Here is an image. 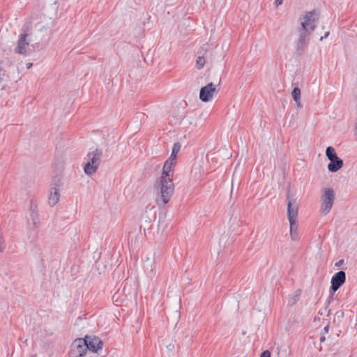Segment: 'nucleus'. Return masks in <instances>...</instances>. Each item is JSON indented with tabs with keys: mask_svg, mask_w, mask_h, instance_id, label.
<instances>
[{
	"mask_svg": "<svg viewBox=\"0 0 357 357\" xmlns=\"http://www.w3.org/2000/svg\"><path fill=\"white\" fill-rule=\"evenodd\" d=\"M319 13L316 10L307 12L303 17L304 21L301 22V28L299 30L300 36L295 45V54L301 56L304 53L305 49L309 43V36L316 26L319 20Z\"/></svg>",
	"mask_w": 357,
	"mask_h": 357,
	"instance_id": "nucleus-1",
	"label": "nucleus"
},
{
	"mask_svg": "<svg viewBox=\"0 0 357 357\" xmlns=\"http://www.w3.org/2000/svg\"><path fill=\"white\" fill-rule=\"evenodd\" d=\"M287 218L290 225V236L292 241H296L300 239L298 231V203L296 195L288 190L287 195Z\"/></svg>",
	"mask_w": 357,
	"mask_h": 357,
	"instance_id": "nucleus-2",
	"label": "nucleus"
},
{
	"mask_svg": "<svg viewBox=\"0 0 357 357\" xmlns=\"http://www.w3.org/2000/svg\"><path fill=\"white\" fill-rule=\"evenodd\" d=\"M154 189L157 190L160 197L156 199L158 205L167 204L174 191V184L172 178H159L154 183Z\"/></svg>",
	"mask_w": 357,
	"mask_h": 357,
	"instance_id": "nucleus-3",
	"label": "nucleus"
},
{
	"mask_svg": "<svg viewBox=\"0 0 357 357\" xmlns=\"http://www.w3.org/2000/svg\"><path fill=\"white\" fill-rule=\"evenodd\" d=\"M102 156V151L98 149L88 153L87 157L89 160L84 166V171L86 174L92 175L97 171L100 164Z\"/></svg>",
	"mask_w": 357,
	"mask_h": 357,
	"instance_id": "nucleus-4",
	"label": "nucleus"
},
{
	"mask_svg": "<svg viewBox=\"0 0 357 357\" xmlns=\"http://www.w3.org/2000/svg\"><path fill=\"white\" fill-rule=\"evenodd\" d=\"M30 24L26 23L22 28V33L20 35L17 46L15 47L14 51L16 54L26 55L28 54V49L29 47V40L28 37L30 31Z\"/></svg>",
	"mask_w": 357,
	"mask_h": 357,
	"instance_id": "nucleus-5",
	"label": "nucleus"
},
{
	"mask_svg": "<svg viewBox=\"0 0 357 357\" xmlns=\"http://www.w3.org/2000/svg\"><path fill=\"white\" fill-rule=\"evenodd\" d=\"M335 192L332 188H325L321 196V210L324 214H327L331 210L334 200Z\"/></svg>",
	"mask_w": 357,
	"mask_h": 357,
	"instance_id": "nucleus-6",
	"label": "nucleus"
},
{
	"mask_svg": "<svg viewBox=\"0 0 357 357\" xmlns=\"http://www.w3.org/2000/svg\"><path fill=\"white\" fill-rule=\"evenodd\" d=\"M86 339L77 338L71 345L70 357H84L87 351Z\"/></svg>",
	"mask_w": 357,
	"mask_h": 357,
	"instance_id": "nucleus-7",
	"label": "nucleus"
},
{
	"mask_svg": "<svg viewBox=\"0 0 357 357\" xmlns=\"http://www.w3.org/2000/svg\"><path fill=\"white\" fill-rule=\"evenodd\" d=\"M215 86L212 82L208 83L200 89L199 99L204 102H209L213 96L215 92H218Z\"/></svg>",
	"mask_w": 357,
	"mask_h": 357,
	"instance_id": "nucleus-8",
	"label": "nucleus"
},
{
	"mask_svg": "<svg viewBox=\"0 0 357 357\" xmlns=\"http://www.w3.org/2000/svg\"><path fill=\"white\" fill-rule=\"evenodd\" d=\"M346 273L343 271L335 273L331 278L330 291L336 292L345 282Z\"/></svg>",
	"mask_w": 357,
	"mask_h": 357,
	"instance_id": "nucleus-9",
	"label": "nucleus"
},
{
	"mask_svg": "<svg viewBox=\"0 0 357 357\" xmlns=\"http://www.w3.org/2000/svg\"><path fill=\"white\" fill-rule=\"evenodd\" d=\"M84 339H86V344H87V349L89 351L97 353L98 351L100 349H102L103 342L97 336L93 335H85Z\"/></svg>",
	"mask_w": 357,
	"mask_h": 357,
	"instance_id": "nucleus-10",
	"label": "nucleus"
},
{
	"mask_svg": "<svg viewBox=\"0 0 357 357\" xmlns=\"http://www.w3.org/2000/svg\"><path fill=\"white\" fill-rule=\"evenodd\" d=\"M176 165V161L167 160L163 165L162 175L160 178H172L174 177V168Z\"/></svg>",
	"mask_w": 357,
	"mask_h": 357,
	"instance_id": "nucleus-11",
	"label": "nucleus"
},
{
	"mask_svg": "<svg viewBox=\"0 0 357 357\" xmlns=\"http://www.w3.org/2000/svg\"><path fill=\"white\" fill-rule=\"evenodd\" d=\"M30 216L34 227L37 229L40 225V218L37 211V204L33 199L30 201Z\"/></svg>",
	"mask_w": 357,
	"mask_h": 357,
	"instance_id": "nucleus-12",
	"label": "nucleus"
},
{
	"mask_svg": "<svg viewBox=\"0 0 357 357\" xmlns=\"http://www.w3.org/2000/svg\"><path fill=\"white\" fill-rule=\"evenodd\" d=\"M330 162L328 165V169L331 172H337L340 170L344 165L343 160L337 157L331 160H329Z\"/></svg>",
	"mask_w": 357,
	"mask_h": 357,
	"instance_id": "nucleus-13",
	"label": "nucleus"
},
{
	"mask_svg": "<svg viewBox=\"0 0 357 357\" xmlns=\"http://www.w3.org/2000/svg\"><path fill=\"white\" fill-rule=\"evenodd\" d=\"M59 188H51L50 190L49 204L51 206H54V205H56L59 200Z\"/></svg>",
	"mask_w": 357,
	"mask_h": 357,
	"instance_id": "nucleus-14",
	"label": "nucleus"
},
{
	"mask_svg": "<svg viewBox=\"0 0 357 357\" xmlns=\"http://www.w3.org/2000/svg\"><path fill=\"white\" fill-rule=\"evenodd\" d=\"M47 29L45 26H43L40 29L39 32L40 33V36L38 37L37 39V41L35 43V45L37 46V47H39L40 43H43L44 40H46V37L47 36Z\"/></svg>",
	"mask_w": 357,
	"mask_h": 357,
	"instance_id": "nucleus-15",
	"label": "nucleus"
},
{
	"mask_svg": "<svg viewBox=\"0 0 357 357\" xmlns=\"http://www.w3.org/2000/svg\"><path fill=\"white\" fill-rule=\"evenodd\" d=\"M181 146L179 142L174 143L173 145V147H172L171 155L169 156V158L167 160H171L172 161H176V157H177V153L180 151Z\"/></svg>",
	"mask_w": 357,
	"mask_h": 357,
	"instance_id": "nucleus-16",
	"label": "nucleus"
},
{
	"mask_svg": "<svg viewBox=\"0 0 357 357\" xmlns=\"http://www.w3.org/2000/svg\"><path fill=\"white\" fill-rule=\"evenodd\" d=\"M326 155L328 160H331L338 157L335 149L333 146H328L326 148Z\"/></svg>",
	"mask_w": 357,
	"mask_h": 357,
	"instance_id": "nucleus-17",
	"label": "nucleus"
},
{
	"mask_svg": "<svg viewBox=\"0 0 357 357\" xmlns=\"http://www.w3.org/2000/svg\"><path fill=\"white\" fill-rule=\"evenodd\" d=\"M291 96L295 102H298V100H300L301 89L298 86L294 87L292 90Z\"/></svg>",
	"mask_w": 357,
	"mask_h": 357,
	"instance_id": "nucleus-18",
	"label": "nucleus"
},
{
	"mask_svg": "<svg viewBox=\"0 0 357 357\" xmlns=\"http://www.w3.org/2000/svg\"><path fill=\"white\" fill-rule=\"evenodd\" d=\"M206 63L205 58L203 56H199L196 60V64L198 69H201L204 66Z\"/></svg>",
	"mask_w": 357,
	"mask_h": 357,
	"instance_id": "nucleus-19",
	"label": "nucleus"
},
{
	"mask_svg": "<svg viewBox=\"0 0 357 357\" xmlns=\"http://www.w3.org/2000/svg\"><path fill=\"white\" fill-rule=\"evenodd\" d=\"M62 185L61 179L56 176L52 181V188H59Z\"/></svg>",
	"mask_w": 357,
	"mask_h": 357,
	"instance_id": "nucleus-20",
	"label": "nucleus"
},
{
	"mask_svg": "<svg viewBox=\"0 0 357 357\" xmlns=\"http://www.w3.org/2000/svg\"><path fill=\"white\" fill-rule=\"evenodd\" d=\"M271 352L268 350H265L261 354L260 357H271Z\"/></svg>",
	"mask_w": 357,
	"mask_h": 357,
	"instance_id": "nucleus-21",
	"label": "nucleus"
},
{
	"mask_svg": "<svg viewBox=\"0 0 357 357\" xmlns=\"http://www.w3.org/2000/svg\"><path fill=\"white\" fill-rule=\"evenodd\" d=\"M5 247L3 246V238L2 235L0 234V252L4 250Z\"/></svg>",
	"mask_w": 357,
	"mask_h": 357,
	"instance_id": "nucleus-22",
	"label": "nucleus"
},
{
	"mask_svg": "<svg viewBox=\"0 0 357 357\" xmlns=\"http://www.w3.org/2000/svg\"><path fill=\"white\" fill-rule=\"evenodd\" d=\"M329 293H330V295L328 296V297L327 298L328 303H330L333 301V296H334V294L335 292H332L329 290Z\"/></svg>",
	"mask_w": 357,
	"mask_h": 357,
	"instance_id": "nucleus-23",
	"label": "nucleus"
},
{
	"mask_svg": "<svg viewBox=\"0 0 357 357\" xmlns=\"http://www.w3.org/2000/svg\"><path fill=\"white\" fill-rule=\"evenodd\" d=\"M114 301L117 302L119 300V292H116L112 297Z\"/></svg>",
	"mask_w": 357,
	"mask_h": 357,
	"instance_id": "nucleus-24",
	"label": "nucleus"
},
{
	"mask_svg": "<svg viewBox=\"0 0 357 357\" xmlns=\"http://www.w3.org/2000/svg\"><path fill=\"white\" fill-rule=\"evenodd\" d=\"M324 333H328L329 331V323L323 329Z\"/></svg>",
	"mask_w": 357,
	"mask_h": 357,
	"instance_id": "nucleus-25",
	"label": "nucleus"
},
{
	"mask_svg": "<svg viewBox=\"0 0 357 357\" xmlns=\"http://www.w3.org/2000/svg\"><path fill=\"white\" fill-rule=\"evenodd\" d=\"M282 3H283V0H275V6H278L282 4Z\"/></svg>",
	"mask_w": 357,
	"mask_h": 357,
	"instance_id": "nucleus-26",
	"label": "nucleus"
},
{
	"mask_svg": "<svg viewBox=\"0 0 357 357\" xmlns=\"http://www.w3.org/2000/svg\"><path fill=\"white\" fill-rule=\"evenodd\" d=\"M343 263H344V259H341V260H340L339 261L336 262V264H335V266L339 267V266H340L342 264H343Z\"/></svg>",
	"mask_w": 357,
	"mask_h": 357,
	"instance_id": "nucleus-27",
	"label": "nucleus"
},
{
	"mask_svg": "<svg viewBox=\"0 0 357 357\" xmlns=\"http://www.w3.org/2000/svg\"><path fill=\"white\" fill-rule=\"evenodd\" d=\"M330 34L329 31H326L324 36H321L320 40H322L324 38H326Z\"/></svg>",
	"mask_w": 357,
	"mask_h": 357,
	"instance_id": "nucleus-28",
	"label": "nucleus"
},
{
	"mask_svg": "<svg viewBox=\"0 0 357 357\" xmlns=\"http://www.w3.org/2000/svg\"><path fill=\"white\" fill-rule=\"evenodd\" d=\"M325 340H326V338H325L324 334H321V337L319 338L320 342H323L325 341Z\"/></svg>",
	"mask_w": 357,
	"mask_h": 357,
	"instance_id": "nucleus-29",
	"label": "nucleus"
},
{
	"mask_svg": "<svg viewBox=\"0 0 357 357\" xmlns=\"http://www.w3.org/2000/svg\"><path fill=\"white\" fill-rule=\"evenodd\" d=\"M33 66V63H26V68L27 69H29L31 68V67Z\"/></svg>",
	"mask_w": 357,
	"mask_h": 357,
	"instance_id": "nucleus-30",
	"label": "nucleus"
},
{
	"mask_svg": "<svg viewBox=\"0 0 357 357\" xmlns=\"http://www.w3.org/2000/svg\"><path fill=\"white\" fill-rule=\"evenodd\" d=\"M296 102V105H298V107H302V105L301 104V100H298V102Z\"/></svg>",
	"mask_w": 357,
	"mask_h": 357,
	"instance_id": "nucleus-31",
	"label": "nucleus"
},
{
	"mask_svg": "<svg viewBox=\"0 0 357 357\" xmlns=\"http://www.w3.org/2000/svg\"><path fill=\"white\" fill-rule=\"evenodd\" d=\"M167 347L169 348V349H172V345L169 344V346H167ZM172 347H174V346H172Z\"/></svg>",
	"mask_w": 357,
	"mask_h": 357,
	"instance_id": "nucleus-32",
	"label": "nucleus"
},
{
	"mask_svg": "<svg viewBox=\"0 0 357 357\" xmlns=\"http://www.w3.org/2000/svg\"><path fill=\"white\" fill-rule=\"evenodd\" d=\"M355 130H356V135H357V123H356V126L355 128Z\"/></svg>",
	"mask_w": 357,
	"mask_h": 357,
	"instance_id": "nucleus-33",
	"label": "nucleus"
},
{
	"mask_svg": "<svg viewBox=\"0 0 357 357\" xmlns=\"http://www.w3.org/2000/svg\"><path fill=\"white\" fill-rule=\"evenodd\" d=\"M36 237H37V231H36V233H35V236H33V238H36Z\"/></svg>",
	"mask_w": 357,
	"mask_h": 357,
	"instance_id": "nucleus-34",
	"label": "nucleus"
},
{
	"mask_svg": "<svg viewBox=\"0 0 357 357\" xmlns=\"http://www.w3.org/2000/svg\"><path fill=\"white\" fill-rule=\"evenodd\" d=\"M3 81V78L0 77V83Z\"/></svg>",
	"mask_w": 357,
	"mask_h": 357,
	"instance_id": "nucleus-35",
	"label": "nucleus"
},
{
	"mask_svg": "<svg viewBox=\"0 0 357 357\" xmlns=\"http://www.w3.org/2000/svg\"><path fill=\"white\" fill-rule=\"evenodd\" d=\"M31 357H36V355H32Z\"/></svg>",
	"mask_w": 357,
	"mask_h": 357,
	"instance_id": "nucleus-36",
	"label": "nucleus"
}]
</instances>
